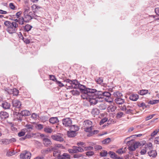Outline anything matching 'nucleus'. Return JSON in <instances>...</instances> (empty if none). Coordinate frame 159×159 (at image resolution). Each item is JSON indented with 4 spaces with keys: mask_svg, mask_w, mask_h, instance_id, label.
<instances>
[{
    "mask_svg": "<svg viewBox=\"0 0 159 159\" xmlns=\"http://www.w3.org/2000/svg\"><path fill=\"white\" fill-rule=\"evenodd\" d=\"M4 24L7 27V31L9 34L14 33L17 30V28L18 26V25L15 22H11L9 21L6 20L4 22Z\"/></svg>",
    "mask_w": 159,
    "mask_h": 159,
    "instance_id": "1",
    "label": "nucleus"
},
{
    "mask_svg": "<svg viewBox=\"0 0 159 159\" xmlns=\"http://www.w3.org/2000/svg\"><path fill=\"white\" fill-rule=\"evenodd\" d=\"M23 12L24 16L25 19V22H28L33 17L31 16L32 12L30 11V8L29 6H26L24 8Z\"/></svg>",
    "mask_w": 159,
    "mask_h": 159,
    "instance_id": "2",
    "label": "nucleus"
},
{
    "mask_svg": "<svg viewBox=\"0 0 159 159\" xmlns=\"http://www.w3.org/2000/svg\"><path fill=\"white\" fill-rule=\"evenodd\" d=\"M63 82L66 83L65 86L67 89H71L72 88H75L76 87H77V80H71L68 79L64 80Z\"/></svg>",
    "mask_w": 159,
    "mask_h": 159,
    "instance_id": "3",
    "label": "nucleus"
},
{
    "mask_svg": "<svg viewBox=\"0 0 159 159\" xmlns=\"http://www.w3.org/2000/svg\"><path fill=\"white\" fill-rule=\"evenodd\" d=\"M83 128L85 132L89 133L93 129V122L89 120L84 121L83 123Z\"/></svg>",
    "mask_w": 159,
    "mask_h": 159,
    "instance_id": "4",
    "label": "nucleus"
},
{
    "mask_svg": "<svg viewBox=\"0 0 159 159\" xmlns=\"http://www.w3.org/2000/svg\"><path fill=\"white\" fill-rule=\"evenodd\" d=\"M77 87H76L75 88H79L81 92H92V91H94L95 89H91L89 88H86V87L83 85L81 84L77 81Z\"/></svg>",
    "mask_w": 159,
    "mask_h": 159,
    "instance_id": "5",
    "label": "nucleus"
},
{
    "mask_svg": "<svg viewBox=\"0 0 159 159\" xmlns=\"http://www.w3.org/2000/svg\"><path fill=\"white\" fill-rule=\"evenodd\" d=\"M98 99V96L95 94V93H92L90 96H89L88 98V100L91 104L95 105L97 103Z\"/></svg>",
    "mask_w": 159,
    "mask_h": 159,
    "instance_id": "6",
    "label": "nucleus"
},
{
    "mask_svg": "<svg viewBox=\"0 0 159 159\" xmlns=\"http://www.w3.org/2000/svg\"><path fill=\"white\" fill-rule=\"evenodd\" d=\"M31 155L30 152L24 151L20 154V159H30Z\"/></svg>",
    "mask_w": 159,
    "mask_h": 159,
    "instance_id": "7",
    "label": "nucleus"
},
{
    "mask_svg": "<svg viewBox=\"0 0 159 159\" xmlns=\"http://www.w3.org/2000/svg\"><path fill=\"white\" fill-rule=\"evenodd\" d=\"M62 123L66 127H70L72 124V121L70 118H66L62 120Z\"/></svg>",
    "mask_w": 159,
    "mask_h": 159,
    "instance_id": "8",
    "label": "nucleus"
},
{
    "mask_svg": "<svg viewBox=\"0 0 159 159\" xmlns=\"http://www.w3.org/2000/svg\"><path fill=\"white\" fill-rule=\"evenodd\" d=\"M31 8L33 12L35 13L38 12L42 8L38 4H34L31 6Z\"/></svg>",
    "mask_w": 159,
    "mask_h": 159,
    "instance_id": "9",
    "label": "nucleus"
},
{
    "mask_svg": "<svg viewBox=\"0 0 159 159\" xmlns=\"http://www.w3.org/2000/svg\"><path fill=\"white\" fill-rule=\"evenodd\" d=\"M51 138L54 140L60 142H63L64 140V139L62 137L59 135H53L51 136Z\"/></svg>",
    "mask_w": 159,
    "mask_h": 159,
    "instance_id": "10",
    "label": "nucleus"
},
{
    "mask_svg": "<svg viewBox=\"0 0 159 159\" xmlns=\"http://www.w3.org/2000/svg\"><path fill=\"white\" fill-rule=\"evenodd\" d=\"M92 92H82V94L81 95V97L82 98L84 99H86L88 100V98L89 97V96H90L91 93H95L96 92V89L94 91H92Z\"/></svg>",
    "mask_w": 159,
    "mask_h": 159,
    "instance_id": "11",
    "label": "nucleus"
},
{
    "mask_svg": "<svg viewBox=\"0 0 159 159\" xmlns=\"http://www.w3.org/2000/svg\"><path fill=\"white\" fill-rule=\"evenodd\" d=\"M7 93L9 94H12L13 96H17L19 93L18 90L16 89H7L6 90Z\"/></svg>",
    "mask_w": 159,
    "mask_h": 159,
    "instance_id": "12",
    "label": "nucleus"
},
{
    "mask_svg": "<svg viewBox=\"0 0 159 159\" xmlns=\"http://www.w3.org/2000/svg\"><path fill=\"white\" fill-rule=\"evenodd\" d=\"M9 114L6 112L1 111L0 112V118L2 120H4L9 117Z\"/></svg>",
    "mask_w": 159,
    "mask_h": 159,
    "instance_id": "13",
    "label": "nucleus"
},
{
    "mask_svg": "<svg viewBox=\"0 0 159 159\" xmlns=\"http://www.w3.org/2000/svg\"><path fill=\"white\" fill-rule=\"evenodd\" d=\"M12 106L13 107L20 108L21 105V102L17 100H13L12 101Z\"/></svg>",
    "mask_w": 159,
    "mask_h": 159,
    "instance_id": "14",
    "label": "nucleus"
},
{
    "mask_svg": "<svg viewBox=\"0 0 159 159\" xmlns=\"http://www.w3.org/2000/svg\"><path fill=\"white\" fill-rule=\"evenodd\" d=\"M43 142L44 145L46 147L50 146L52 144V142L50 140L47 138H43Z\"/></svg>",
    "mask_w": 159,
    "mask_h": 159,
    "instance_id": "15",
    "label": "nucleus"
},
{
    "mask_svg": "<svg viewBox=\"0 0 159 159\" xmlns=\"http://www.w3.org/2000/svg\"><path fill=\"white\" fill-rule=\"evenodd\" d=\"M36 133H29L27 134L25 136V138H23V140H25L26 139H30L32 138H35Z\"/></svg>",
    "mask_w": 159,
    "mask_h": 159,
    "instance_id": "16",
    "label": "nucleus"
},
{
    "mask_svg": "<svg viewBox=\"0 0 159 159\" xmlns=\"http://www.w3.org/2000/svg\"><path fill=\"white\" fill-rule=\"evenodd\" d=\"M148 155L151 157H155L157 155V152L156 150H152L149 152L148 153Z\"/></svg>",
    "mask_w": 159,
    "mask_h": 159,
    "instance_id": "17",
    "label": "nucleus"
},
{
    "mask_svg": "<svg viewBox=\"0 0 159 159\" xmlns=\"http://www.w3.org/2000/svg\"><path fill=\"white\" fill-rule=\"evenodd\" d=\"M115 101L117 104L119 105L123 104L125 102V100L124 99L120 98H116L115 99Z\"/></svg>",
    "mask_w": 159,
    "mask_h": 159,
    "instance_id": "18",
    "label": "nucleus"
},
{
    "mask_svg": "<svg viewBox=\"0 0 159 159\" xmlns=\"http://www.w3.org/2000/svg\"><path fill=\"white\" fill-rule=\"evenodd\" d=\"M2 105V107L5 109H9L11 107L10 103L6 101L4 102Z\"/></svg>",
    "mask_w": 159,
    "mask_h": 159,
    "instance_id": "19",
    "label": "nucleus"
},
{
    "mask_svg": "<svg viewBox=\"0 0 159 159\" xmlns=\"http://www.w3.org/2000/svg\"><path fill=\"white\" fill-rule=\"evenodd\" d=\"M0 142L1 145H7L10 143V140L8 139H3L0 140Z\"/></svg>",
    "mask_w": 159,
    "mask_h": 159,
    "instance_id": "20",
    "label": "nucleus"
},
{
    "mask_svg": "<svg viewBox=\"0 0 159 159\" xmlns=\"http://www.w3.org/2000/svg\"><path fill=\"white\" fill-rule=\"evenodd\" d=\"M153 148L152 145V143L148 142L146 143L144 146V148L147 151L152 149Z\"/></svg>",
    "mask_w": 159,
    "mask_h": 159,
    "instance_id": "21",
    "label": "nucleus"
},
{
    "mask_svg": "<svg viewBox=\"0 0 159 159\" xmlns=\"http://www.w3.org/2000/svg\"><path fill=\"white\" fill-rule=\"evenodd\" d=\"M91 113L94 116H95L99 114V110L97 108H93L92 109Z\"/></svg>",
    "mask_w": 159,
    "mask_h": 159,
    "instance_id": "22",
    "label": "nucleus"
},
{
    "mask_svg": "<svg viewBox=\"0 0 159 159\" xmlns=\"http://www.w3.org/2000/svg\"><path fill=\"white\" fill-rule=\"evenodd\" d=\"M139 98V96L137 94H132L129 97V99L133 101H136Z\"/></svg>",
    "mask_w": 159,
    "mask_h": 159,
    "instance_id": "23",
    "label": "nucleus"
},
{
    "mask_svg": "<svg viewBox=\"0 0 159 159\" xmlns=\"http://www.w3.org/2000/svg\"><path fill=\"white\" fill-rule=\"evenodd\" d=\"M30 112L27 110H25L22 111H21L20 114L22 116H29L30 115Z\"/></svg>",
    "mask_w": 159,
    "mask_h": 159,
    "instance_id": "24",
    "label": "nucleus"
},
{
    "mask_svg": "<svg viewBox=\"0 0 159 159\" xmlns=\"http://www.w3.org/2000/svg\"><path fill=\"white\" fill-rule=\"evenodd\" d=\"M74 89L71 90L70 92L73 95L77 96L80 95V92L77 89V88H74Z\"/></svg>",
    "mask_w": 159,
    "mask_h": 159,
    "instance_id": "25",
    "label": "nucleus"
},
{
    "mask_svg": "<svg viewBox=\"0 0 159 159\" xmlns=\"http://www.w3.org/2000/svg\"><path fill=\"white\" fill-rule=\"evenodd\" d=\"M25 127H26L25 129H26V131L30 132L33 129V126L30 124H27L25 125Z\"/></svg>",
    "mask_w": 159,
    "mask_h": 159,
    "instance_id": "26",
    "label": "nucleus"
},
{
    "mask_svg": "<svg viewBox=\"0 0 159 159\" xmlns=\"http://www.w3.org/2000/svg\"><path fill=\"white\" fill-rule=\"evenodd\" d=\"M65 158L70 159V155L67 153H64L62 155H61L60 157H59V159Z\"/></svg>",
    "mask_w": 159,
    "mask_h": 159,
    "instance_id": "27",
    "label": "nucleus"
},
{
    "mask_svg": "<svg viewBox=\"0 0 159 159\" xmlns=\"http://www.w3.org/2000/svg\"><path fill=\"white\" fill-rule=\"evenodd\" d=\"M58 120L57 117H53L50 119L49 122L52 124H54L58 122Z\"/></svg>",
    "mask_w": 159,
    "mask_h": 159,
    "instance_id": "28",
    "label": "nucleus"
},
{
    "mask_svg": "<svg viewBox=\"0 0 159 159\" xmlns=\"http://www.w3.org/2000/svg\"><path fill=\"white\" fill-rule=\"evenodd\" d=\"M76 132L71 130L67 132L68 136L70 137H73L75 136L76 135Z\"/></svg>",
    "mask_w": 159,
    "mask_h": 159,
    "instance_id": "29",
    "label": "nucleus"
},
{
    "mask_svg": "<svg viewBox=\"0 0 159 159\" xmlns=\"http://www.w3.org/2000/svg\"><path fill=\"white\" fill-rule=\"evenodd\" d=\"M26 132V129H22L21 131L18 133V136L19 137H21L24 136Z\"/></svg>",
    "mask_w": 159,
    "mask_h": 159,
    "instance_id": "30",
    "label": "nucleus"
},
{
    "mask_svg": "<svg viewBox=\"0 0 159 159\" xmlns=\"http://www.w3.org/2000/svg\"><path fill=\"white\" fill-rule=\"evenodd\" d=\"M15 152L14 151H10V150H7L6 153V156L7 157H11L14 155Z\"/></svg>",
    "mask_w": 159,
    "mask_h": 159,
    "instance_id": "31",
    "label": "nucleus"
},
{
    "mask_svg": "<svg viewBox=\"0 0 159 159\" xmlns=\"http://www.w3.org/2000/svg\"><path fill=\"white\" fill-rule=\"evenodd\" d=\"M99 132V131L97 130H94L93 131L91 130V131L89 132V134L88 135V136H90L92 135H93L94 134H97Z\"/></svg>",
    "mask_w": 159,
    "mask_h": 159,
    "instance_id": "32",
    "label": "nucleus"
},
{
    "mask_svg": "<svg viewBox=\"0 0 159 159\" xmlns=\"http://www.w3.org/2000/svg\"><path fill=\"white\" fill-rule=\"evenodd\" d=\"M103 92L102 91H98L97 92L96 90V92H95V94H96L98 98H103L102 95L103 94Z\"/></svg>",
    "mask_w": 159,
    "mask_h": 159,
    "instance_id": "33",
    "label": "nucleus"
},
{
    "mask_svg": "<svg viewBox=\"0 0 159 159\" xmlns=\"http://www.w3.org/2000/svg\"><path fill=\"white\" fill-rule=\"evenodd\" d=\"M70 130L76 132L77 131L79 130V128L77 126H76L75 125H72L70 127Z\"/></svg>",
    "mask_w": 159,
    "mask_h": 159,
    "instance_id": "34",
    "label": "nucleus"
},
{
    "mask_svg": "<svg viewBox=\"0 0 159 159\" xmlns=\"http://www.w3.org/2000/svg\"><path fill=\"white\" fill-rule=\"evenodd\" d=\"M148 92V90L146 89H143L140 90L138 93L142 95H143L146 94H147Z\"/></svg>",
    "mask_w": 159,
    "mask_h": 159,
    "instance_id": "35",
    "label": "nucleus"
},
{
    "mask_svg": "<svg viewBox=\"0 0 159 159\" xmlns=\"http://www.w3.org/2000/svg\"><path fill=\"white\" fill-rule=\"evenodd\" d=\"M108 154L112 158L115 159H117V155L113 152L110 151L108 152Z\"/></svg>",
    "mask_w": 159,
    "mask_h": 159,
    "instance_id": "36",
    "label": "nucleus"
},
{
    "mask_svg": "<svg viewBox=\"0 0 159 159\" xmlns=\"http://www.w3.org/2000/svg\"><path fill=\"white\" fill-rule=\"evenodd\" d=\"M51 151V150L50 148H48L45 149H43L41 150V152L43 154H45L48 153L50 152Z\"/></svg>",
    "mask_w": 159,
    "mask_h": 159,
    "instance_id": "37",
    "label": "nucleus"
},
{
    "mask_svg": "<svg viewBox=\"0 0 159 159\" xmlns=\"http://www.w3.org/2000/svg\"><path fill=\"white\" fill-rule=\"evenodd\" d=\"M99 108L102 110H104L107 107V106L106 105L105 103H102L99 106Z\"/></svg>",
    "mask_w": 159,
    "mask_h": 159,
    "instance_id": "38",
    "label": "nucleus"
},
{
    "mask_svg": "<svg viewBox=\"0 0 159 159\" xmlns=\"http://www.w3.org/2000/svg\"><path fill=\"white\" fill-rule=\"evenodd\" d=\"M61 152L59 151H55L53 152V156L56 157L58 158L59 159V157H60Z\"/></svg>",
    "mask_w": 159,
    "mask_h": 159,
    "instance_id": "39",
    "label": "nucleus"
},
{
    "mask_svg": "<svg viewBox=\"0 0 159 159\" xmlns=\"http://www.w3.org/2000/svg\"><path fill=\"white\" fill-rule=\"evenodd\" d=\"M18 23L20 25H22L24 24V22H25V20L24 18L22 17L18 18Z\"/></svg>",
    "mask_w": 159,
    "mask_h": 159,
    "instance_id": "40",
    "label": "nucleus"
},
{
    "mask_svg": "<svg viewBox=\"0 0 159 159\" xmlns=\"http://www.w3.org/2000/svg\"><path fill=\"white\" fill-rule=\"evenodd\" d=\"M32 28V26L27 24L25 26L24 29L26 31H29L31 30Z\"/></svg>",
    "mask_w": 159,
    "mask_h": 159,
    "instance_id": "41",
    "label": "nucleus"
},
{
    "mask_svg": "<svg viewBox=\"0 0 159 159\" xmlns=\"http://www.w3.org/2000/svg\"><path fill=\"white\" fill-rule=\"evenodd\" d=\"M124 115V113L122 112H118L116 115V117L117 119H120L123 117Z\"/></svg>",
    "mask_w": 159,
    "mask_h": 159,
    "instance_id": "42",
    "label": "nucleus"
},
{
    "mask_svg": "<svg viewBox=\"0 0 159 159\" xmlns=\"http://www.w3.org/2000/svg\"><path fill=\"white\" fill-rule=\"evenodd\" d=\"M108 154L107 152L105 150H102L100 153V155L102 157H106Z\"/></svg>",
    "mask_w": 159,
    "mask_h": 159,
    "instance_id": "43",
    "label": "nucleus"
},
{
    "mask_svg": "<svg viewBox=\"0 0 159 159\" xmlns=\"http://www.w3.org/2000/svg\"><path fill=\"white\" fill-rule=\"evenodd\" d=\"M44 131L48 133H51L52 132V130L50 127H46L44 128Z\"/></svg>",
    "mask_w": 159,
    "mask_h": 159,
    "instance_id": "44",
    "label": "nucleus"
},
{
    "mask_svg": "<svg viewBox=\"0 0 159 159\" xmlns=\"http://www.w3.org/2000/svg\"><path fill=\"white\" fill-rule=\"evenodd\" d=\"M103 98L105 97H111V94L108 92H103V94L102 95Z\"/></svg>",
    "mask_w": 159,
    "mask_h": 159,
    "instance_id": "45",
    "label": "nucleus"
},
{
    "mask_svg": "<svg viewBox=\"0 0 159 159\" xmlns=\"http://www.w3.org/2000/svg\"><path fill=\"white\" fill-rule=\"evenodd\" d=\"M114 96L116 97V98H120L122 96V94L119 92H116L114 93Z\"/></svg>",
    "mask_w": 159,
    "mask_h": 159,
    "instance_id": "46",
    "label": "nucleus"
},
{
    "mask_svg": "<svg viewBox=\"0 0 159 159\" xmlns=\"http://www.w3.org/2000/svg\"><path fill=\"white\" fill-rule=\"evenodd\" d=\"M83 147L84 148H83L84 149V151L91 150L93 149V147L91 146L86 147L83 146Z\"/></svg>",
    "mask_w": 159,
    "mask_h": 159,
    "instance_id": "47",
    "label": "nucleus"
},
{
    "mask_svg": "<svg viewBox=\"0 0 159 159\" xmlns=\"http://www.w3.org/2000/svg\"><path fill=\"white\" fill-rule=\"evenodd\" d=\"M111 139L110 138H107L103 140L102 143L103 144H106L109 143Z\"/></svg>",
    "mask_w": 159,
    "mask_h": 159,
    "instance_id": "48",
    "label": "nucleus"
},
{
    "mask_svg": "<svg viewBox=\"0 0 159 159\" xmlns=\"http://www.w3.org/2000/svg\"><path fill=\"white\" fill-rule=\"evenodd\" d=\"M39 117V116L35 113H33L31 116V118L34 120H36Z\"/></svg>",
    "mask_w": 159,
    "mask_h": 159,
    "instance_id": "49",
    "label": "nucleus"
},
{
    "mask_svg": "<svg viewBox=\"0 0 159 159\" xmlns=\"http://www.w3.org/2000/svg\"><path fill=\"white\" fill-rule=\"evenodd\" d=\"M86 155L89 157H91L94 154V152L92 151L87 152L86 153Z\"/></svg>",
    "mask_w": 159,
    "mask_h": 159,
    "instance_id": "50",
    "label": "nucleus"
},
{
    "mask_svg": "<svg viewBox=\"0 0 159 159\" xmlns=\"http://www.w3.org/2000/svg\"><path fill=\"white\" fill-rule=\"evenodd\" d=\"M56 83V84L60 87H62L65 86V85L61 81H58L57 80Z\"/></svg>",
    "mask_w": 159,
    "mask_h": 159,
    "instance_id": "51",
    "label": "nucleus"
},
{
    "mask_svg": "<svg viewBox=\"0 0 159 159\" xmlns=\"http://www.w3.org/2000/svg\"><path fill=\"white\" fill-rule=\"evenodd\" d=\"M55 147L56 148H59L62 149H65V147L61 144H56Z\"/></svg>",
    "mask_w": 159,
    "mask_h": 159,
    "instance_id": "52",
    "label": "nucleus"
},
{
    "mask_svg": "<svg viewBox=\"0 0 159 159\" xmlns=\"http://www.w3.org/2000/svg\"><path fill=\"white\" fill-rule=\"evenodd\" d=\"M50 79L55 82L57 81V80L55 76L54 75H50Z\"/></svg>",
    "mask_w": 159,
    "mask_h": 159,
    "instance_id": "53",
    "label": "nucleus"
},
{
    "mask_svg": "<svg viewBox=\"0 0 159 159\" xmlns=\"http://www.w3.org/2000/svg\"><path fill=\"white\" fill-rule=\"evenodd\" d=\"M159 102V100H154L152 101H150L149 103L150 104H154Z\"/></svg>",
    "mask_w": 159,
    "mask_h": 159,
    "instance_id": "54",
    "label": "nucleus"
},
{
    "mask_svg": "<svg viewBox=\"0 0 159 159\" xmlns=\"http://www.w3.org/2000/svg\"><path fill=\"white\" fill-rule=\"evenodd\" d=\"M104 98L105 101L107 102H112L113 100L111 97H106Z\"/></svg>",
    "mask_w": 159,
    "mask_h": 159,
    "instance_id": "55",
    "label": "nucleus"
},
{
    "mask_svg": "<svg viewBox=\"0 0 159 159\" xmlns=\"http://www.w3.org/2000/svg\"><path fill=\"white\" fill-rule=\"evenodd\" d=\"M159 131V129H156L152 133H151V136L152 137L154 136L157 134Z\"/></svg>",
    "mask_w": 159,
    "mask_h": 159,
    "instance_id": "56",
    "label": "nucleus"
},
{
    "mask_svg": "<svg viewBox=\"0 0 159 159\" xmlns=\"http://www.w3.org/2000/svg\"><path fill=\"white\" fill-rule=\"evenodd\" d=\"M35 127V128L38 129H41L43 128V125L40 124L36 125Z\"/></svg>",
    "mask_w": 159,
    "mask_h": 159,
    "instance_id": "57",
    "label": "nucleus"
},
{
    "mask_svg": "<svg viewBox=\"0 0 159 159\" xmlns=\"http://www.w3.org/2000/svg\"><path fill=\"white\" fill-rule=\"evenodd\" d=\"M147 150L144 148H143L141 149L140 153L142 155H145L147 152Z\"/></svg>",
    "mask_w": 159,
    "mask_h": 159,
    "instance_id": "58",
    "label": "nucleus"
},
{
    "mask_svg": "<svg viewBox=\"0 0 159 159\" xmlns=\"http://www.w3.org/2000/svg\"><path fill=\"white\" fill-rule=\"evenodd\" d=\"M154 115L155 114H152L147 116L145 118V120L148 121L150 119H151L152 118H153V117L154 116Z\"/></svg>",
    "mask_w": 159,
    "mask_h": 159,
    "instance_id": "59",
    "label": "nucleus"
},
{
    "mask_svg": "<svg viewBox=\"0 0 159 159\" xmlns=\"http://www.w3.org/2000/svg\"><path fill=\"white\" fill-rule=\"evenodd\" d=\"M22 40L26 44H28L30 43V40L27 38H24V39H23Z\"/></svg>",
    "mask_w": 159,
    "mask_h": 159,
    "instance_id": "60",
    "label": "nucleus"
},
{
    "mask_svg": "<svg viewBox=\"0 0 159 159\" xmlns=\"http://www.w3.org/2000/svg\"><path fill=\"white\" fill-rule=\"evenodd\" d=\"M107 120L108 119L106 117L104 118L101 120L100 122V125H101L103 124L104 123L106 122L107 121Z\"/></svg>",
    "mask_w": 159,
    "mask_h": 159,
    "instance_id": "61",
    "label": "nucleus"
},
{
    "mask_svg": "<svg viewBox=\"0 0 159 159\" xmlns=\"http://www.w3.org/2000/svg\"><path fill=\"white\" fill-rule=\"evenodd\" d=\"M77 153L79 152H84V149L81 147H77Z\"/></svg>",
    "mask_w": 159,
    "mask_h": 159,
    "instance_id": "62",
    "label": "nucleus"
},
{
    "mask_svg": "<svg viewBox=\"0 0 159 159\" xmlns=\"http://www.w3.org/2000/svg\"><path fill=\"white\" fill-rule=\"evenodd\" d=\"M96 81L98 84H101L103 82V80L102 78H99L97 79Z\"/></svg>",
    "mask_w": 159,
    "mask_h": 159,
    "instance_id": "63",
    "label": "nucleus"
},
{
    "mask_svg": "<svg viewBox=\"0 0 159 159\" xmlns=\"http://www.w3.org/2000/svg\"><path fill=\"white\" fill-rule=\"evenodd\" d=\"M9 7L10 9L12 10H14L15 9V6L13 3H10L9 4Z\"/></svg>",
    "mask_w": 159,
    "mask_h": 159,
    "instance_id": "64",
    "label": "nucleus"
}]
</instances>
